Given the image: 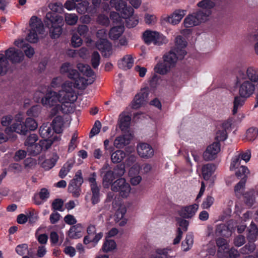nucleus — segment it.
Listing matches in <instances>:
<instances>
[{
  "instance_id": "obj_32",
  "label": "nucleus",
  "mask_w": 258,
  "mask_h": 258,
  "mask_svg": "<svg viewBox=\"0 0 258 258\" xmlns=\"http://www.w3.org/2000/svg\"><path fill=\"white\" fill-rule=\"evenodd\" d=\"M58 159V156L56 154H53L50 159H46L42 163L41 166L45 170H49L55 166Z\"/></svg>"
},
{
  "instance_id": "obj_19",
  "label": "nucleus",
  "mask_w": 258,
  "mask_h": 258,
  "mask_svg": "<svg viewBox=\"0 0 258 258\" xmlns=\"http://www.w3.org/2000/svg\"><path fill=\"white\" fill-rule=\"evenodd\" d=\"M110 5L121 13V17L127 19L129 17V9L124 0H110Z\"/></svg>"
},
{
  "instance_id": "obj_29",
  "label": "nucleus",
  "mask_w": 258,
  "mask_h": 258,
  "mask_svg": "<svg viewBox=\"0 0 258 258\" xmlns=\"http://www.w3.org/2000/svg\"><path fill=\"white\" fill-rule=\"evenodd\" d=\"M216 170V166L212 163H208L203 166L202 173L205 180H208L211 177Z\"/></svg>"
},
{
  "instance_id": "obj_1",
  "label": "nucleus",
  "mask_w": 258,
  "mask_h": 258,
  "mask_svg": "<svg viewBox=\"0 0 258 258\" xmlns=\"http://www.w3.org/2000/svg\"><path fill=\"white\" fill-rule=\"evenodd\" d=\"M48 7L53 12H49L46 13L44 22L49 29L51 38H57L62 32V26L64 22L63 17L55 13H60L63 10V6L61 3L58 2L49 4Z\"/></svg>"
},
{
  "instance_id": "obj_16",
  "label": "nucleus",
  "mask_w": 258,
  "mask_h": 258,
  "mask_svg": "<svg viewBox=\"0 0 258 258\" xmlns=\"http://www.w3.org/2000/svg\"><path fill=\"white\" fill-rule=\"evenodd\" d=\"M38 140V136L35 134H30L25 141V144L28 147V151L30 154L35 156L40 152V146L36 144Z\"/></svg>"
},
{
  "instance_id": "obj_61",
  "label": "nucleus",
  "mask_w": 258,
  "mask_h": 258,
  "mask_svg": "<svg viewBox=\"0 0 258 258\" xmlns=\"http://www.w3.org/2000/svg\"><path fill=\"white\" fill-rule=\"evenodd\" d=\"M89 3L87 1H84L79 3L77 6V10L78 13L80 14H84L87 11Z\"/></svg>"
},
{
  "instance_id": "obj_38",
  "label": "nucleus",
  "mask_w": 258,
  "mask_h": 258,
  "mask_svg": "<svg viewBox=\"0 0 258 258\" xmlns=\"http://www.w3.org/2000/svg\"><path fill=\"white\" fill-rule=\"evenodd\" d=\"M171 69V67L165 63L164 60L162 62H158L154 68L155 72L161 75L166 74Z\"/></svg>"
},
{
  "instance_id": "obj_3",
  "label": "nucleus",
  "mask_w": 258,
  "mask_h": 258,
  "mask_svg": "<svg viewBox=\"0 0 258 258\" xmlns=\"http://www.w3.org/2000/svg\"><path fill=\"white\" fill-rule=\"evenodd\" d=\"M73 86V83L70 81H66L62 85V90L58 92L60 103H72L77 100V96Z\"/></svg>"
},
{
  "instance_id": "obj_33",
  "label": "nucleus",
  "mask_w": 258,
  "mask_h": 258,
  "mask_svg": "<svg viewBox=\"0 0 258 258\" xmlns=\"http://www.w3.org/2000/svg\"><path fill=\"white\" fill-rule=\"evenodd\" d=\"M124 30V26H119L112 28L109 33V38L113 40L117 39L122 34Z\"/></svg>"
},
{
  "instance_id": "obj_5",
  "label": "nucleus",
  "mask_w": 258,
  "mask_h": 258,
  "mask_svg": "<svg viewBox=\"0 0 258 258\" xmlns=\"http://www.w3.org/2000/svg\"><path fill=\"white\" fill-rule=\"evenodd\" d=\"M144 42L150 45L153 43L155 45H161L168 42V39L163 34L155 31L146 30L142 35Z\"/></svg>"
},
{
  "instance_id": "obj_55",
  "label": "nucleus",
  "mask_w": 258,
  "mask_h": 258,
  "mask_svg": "<svg viewBox=\"0 0 258 258\" xmlns=\"http://www.w3.org/2000/svg\"><path fill=\"white\" fill-rule=\"evenodd\" d=\"M78 16L73 14H66L65 21L69 25H74L76 24L78 21Z\"/></svg>"
},
{
  "instance_id": "obj_12",
  "label": "nucleus",
  "mask_w": 258,
  "mask_h": 258,
  "mask_svg": "<svg viewBox=\"0 0 258 258\" xmlns=\"http://www.w3.org/2000/svg\"><path fill=\"white\" fill-rule=\"evenodd\" d=\"M197 6L201 9L199 13L207 21L212 14V9L215 7V4L211 0H202L198 3Z\"/></svg>"
},
{
  "instance_id": "obj_39",
  "label": "nucleus",
  "mask_w": 258,
  "mask_h": 258,
  "mask_svg": "<svg viewBox=\"0 0 258 258\" xmlns=\"http://www.w3.org/2000/svg\"><path fill=\"white\" fill-rule=\"evenodd\" d=\"M129 144V138L124 136L116 138L114 141V145L117 148H122Z\"/></svg>"
},
{
  "instance_id": "obj_27",
  "label": "nucleus",
  "mask_w": 258,
  "mask_h": 258,
  "mask_svg": "<svg viewBox=\"0 0 258 258\" xmlns=\"http://www.w3.org/2000/svg\"><path fill=\"white\" fill-rule=\"evenodd\" d=\"M40 136L43 139L51 138L54 132L51 124L48 122L44 123L40 127L39 130Z\"/></svg>"
},
{
  "instance_id": "obj_40",
  "label": "nucleus",
  "mask_w": 258,
  "mask_h": 258,
  "mask_svg": "<svg viewBox=\"0 0 258 258\" xmlns=\"http://www.w3.org/2000/svg\"><path fill=\"white\" fill-rule=\"evenodd\" d=\"M77 68L81 72L87 77H92L94 76V72L88 65L79 63L77 64Z\"/></svg>"
},
{
  "instance_id": "obj_24",
  "label": "nucleus",
  "mask_w": 258,
  "mask_h": 258,
  "mask_svg": "<svg viewBox=\"0 0 258 258\" xmlns=\"http://www.w3.org/2000/svg\"><path fill=\"white\" fill-rule=\"evenodd\" d=\"M14 44L17 47L24 49V53L27 57L31 58L34 53V48L23 40H17L14 42Z\"/></svg>"
},
{
  "instance_id": "obj_11",
  "label": "nucleus",
  "mask_w": 258,
  "mask_h": 258,
  "mask_svg": "<svg viewBox=\"0 0 258 258\" xmlns=\"http://www.w3.org/2000/svg\"><path fill=\"white\" fill-rule=\"evenodd\" d=\"M117 125L122 133L129 132V109L127 107L119 114Z\"/></svg>"
},
{
  "instance_id": "obj_51",
  "label": "nucleus",
  "mask_w": 258,
  "mask_h": 258,
  "mask_svg": "<svg viewBox=\"0 0 258 258\" xmlns=\"http://www.w3.org/2000/svg\"><path fill=\"white\" fill-rule=\"evenodd\" d=\"M93 155V157L96 159H106L109 157L110 154L105 151L103 152L100 149L97 148L94 150Z\"/></svg>"
},
{
  "instance_id": "obj_63",
  "label": "nucleus",
  "mask_w": 258,
  "mask_h": 258,
  "mask_svg": "<svg viewBox=\"0 0 258 258\" xmlns=\"http://www.w3.org/2000/svg\"><path fill=\"white\" fill-rule=\"evenodd\" d=\"M101 126V122L99 120H96L90 131V138H92L95 135L98 134L100 132Z\"/></svg>"
},
{
  "instance_id": "obj_2",
  "label": "nucleus",
  "mask_w": 258,
  "mask_h": 258,
  "mask_svg": "<svg viewBox=\"0 0 258 258\" xmlns=\"http://www.w3.org/2000/svg\"><path fill=\"white\" fill-rule=\"evenodd\" d=\"M186 44V41L181 36H178L175 38L174 48L164 55L163 60L171 69L175 66L178 59H182L186 54L184 48Z\"/></svg>"
},
{
  "instance_id": "obj_56",
  "label": "nucleus",
  "mask_w": 258,
  "mask_h": 258,
  "mask_svg": "<svg viewBox=\"0 0 258 258\" xmlns=\"http://www.w3.org/2000/svg\"><path fill=\"white\" fill-rule=\"evenodd\" d=\"M100 56L97 51H94L91 56V64L94 69L98 68L100 64Z\"/></svg>"
},
{
  "instance_id": "obj_28",
  "label": "nucleus",
  "mask_w": 258,
  "mask_h": 258,
  "mask_svg": "<svg viewBox=\"0 0 258 258\" xmlns=\"http://www.w3.org/2000/svg\"><path fill=\"white\" fill-rule=\"evenodd\" d=\"M83 229V226L80 223L72 226L69 231V236L72 239H77L82 237Z\"/></svg>"
},
{
  "instance_id": "obj_20",
  "label": "nucleus",
  "mask_w": 258,
  "mask_h": 258,
  "mask_svg": "<svg viewBox=\"0 0 258 258\" xmlns=\"http://www.w3.org/2000/svg\"><path fill=\"white\" fill-rule=\"evenodd\" d=\"M149 94V91L148 88L142 89L140 92L136 95L134 99L133 102V107L138 108L146 102L148 98Z\"/></svg>"
},
{
  "instance_id": "obj_37",
  "label": "nucleus",
  "mask_w": 258,
  "mask_h": 258,
  "mask_svg": "<svg viewBox=\"0 0 258 258\" xmlns=\"http://www.w3.org/2000/svg\"><path fill=\"white\" fill-rule=\"evenodd\" d=\"M245 99H246L241 97V96L239 95V96H236L234 98L233 102V107L232 109L233 114H236L237 113L238 110L243 106L245 103Z\"/></svg>"
},
{
  "instance_id": "obj_9",
  "label": "nucleus",
  "mask_w": 258,
  "mask_h": 258,
  "mask_svg": "<svg viewBox=\"0 0 258 258\" xmlns=\"http://www.w3.org/2000/svg\"><path fill=\"white\" fill-rule=\"evenodd\" d=\"M111 189L113 191H120V195L123 198L129 196V184L124 178L117 179L111 185Z\"/></svg>"
},
{
  "instance_id": "obj_47",
  "label": "nucleus",
  "mask_w": 258,
  "mask_h": 258,
  "mask_svg": "<svg viewBox=\"0 0 258 258\" xmlns=\"http://www.w3.org/2000/svg\"><path fill=\"white\" fill-rule=\"evenodd\" d=\"M258 229L255 224L251 223L249 229L247 238L250 241H254L256 239Z\"/></svg>"
},
{
  "instance_id": "obj_13",
  "label": "nucleus",
  "mask_w": 258,
  "mask_h": 258,
  "mask_svg": "<svg viewBox=\"0 0 258 258\" xmlns=\"http://www.w3.org/2000/svg\"><path fill=\"white\" fill-rule=\"evenodd\" d=\"M237 78L240 81L250 80L252 83L258 82V71L252 67L248 68L246 72L240 71L237 75Z\"/></svg>"
},
{
  "instance_id": "obj_36",
  "label": "nucleus",
  "mask_w": 258,
  "mask_h": 258,
  "mask_svg": "<svg viewBox=\"0 0 258 258\" xmlns=\"http://www.w3.org/2000/svg\"><path fill=\"white\" fill-rule=\"evenodd\" d=\"M114 172L112 170H108L103 176V184L105 188H108L115 179Z\"/></svg>"
},
{
  "instance_id": "obj_4",
  "label": "nucleus",
  "mask_w": 258,
  "mask_h": 258,
  "mask_svg": "<svg viewBox=\"0 0 258 258\" xmlns=\"http://www.w3.org/2000/svg\"><path fill=\"white\" fill-rule=\"evenodd\" d=\"M29 25L31 29L26 39L30 43H36L38 40V34H42L43 32V23L38 17L32 16L30 19Z\"/></svg>"
},
{
  "instance_id": "obj_53",
  "label": "nucleus",
  "mask_w": 258,
  "mask_h": 258,
  "mask_svg": "<svg viewBox=\"0 0 258 258\" xmlns=\"http://www.w3.org/2000/svg\"><path fill=\"white\" fill-rule=\"evenodd\" d=\"M227 137V132L225 129L222 127L221 129L217 130L215 135V140H217V142L223 141L226 139Z\"/></svg>"
},
{
  "instance_id": "obj_8",
  "label": "nucleus",
  "mask_w": 258,
  "mask_h": 258,
  "mask_svg": "<svg viewBox=\"0 0 258 258\" xmlns=\"http://www.w3.org/2000/svg\"><path fill=\"white\" fill-rule=\"evenodd\" d=\"M133 158L130 156V184L133 185H137L141 182L142 179L140 175L141 167L137 162H131Z\"/></svg>"
},
{
  "instance_id": "obj_50",
  "label": "nucleus",
  "mask_w": 258,
  "mask_h": 258,
  "mask_svg": "<svg viewBox=\"0 0 258 258\" xmlns=\"http://www.w3.org/2000/svg\"><path fill=\"white\" fill-rule=\"evenodd\" d=\"M258 130L255 127H250L248 128L246 133V139L247 141H253L257 137Z\"/></svg>"
},
{
  "instance_id": "obj_41",
  "label": "nucleus",
  "mask_w": 258,
  "mask_h": 258,
  "mask_svg": "<svg viewBox=\"0 0 258 258\" xmlns=\"http://www.w3.org/2000/svg\"><path fill=\"white\" fill-rule=\"evenodd\" d=\"M125 153L121 150H117L111 155V160L113 163H118L121 162L125 157Z\"/></svg>"
},
{
  "instance_id": "obj_43",
  "label": "nucleus",
  "mask_w": 258,
  "mask_h": 258,
  "mask_svg": "<svg viewBox=\"0 0 258 258\" xmlns=\"http://www.w3.org/2000/svg\"><path fill=\"white\" fill-rule=\"evenodd\" d=\"M24 128L26 130L27 134L29 131H34L38 127V124L35 120L32 118H27L24 123Z\"/></svg>"
},
{
  "instance_id": "obj_30",
  "label": "nucleus",
  "mask_w": 258,
  "mask_h": 258,
  "mask_svg": "<svg viewBox=\"0 0 258 258\" xmlns=\"http://www.w3.org/2000/svg\"><path fill=\"white\" fill-rule=\"evenodd\" d=\"M51 124L55 133L60 134L62 132L64 122L61 116H56Z\"/></svg>"
},
{
  "instance_id": "obj_10",
  "label": "nucleus",
  "mask_w": 258,
  "mask_h": 258,
  "mask_svg": "<svg viewBox=\"0 0 258 258\" xmlns=\"http://www.w3.org/2000/svg\"><path fill=\"white\" fill-rule=\"evenodd\" d=\"M6 58L13 64L20 63L24 59L23 52L14 47H10L5 51Z\"/></svg>"
},
{
  "instance_id": "obj_46",
  "label": "nucleus",
  "mask_w": 258,
  "mask_h": 258,
  "mask_svg": "<svg viewBox=\"0 0 258 258\" xmlns=\"http://www.w3.org/2000/svg\"><path fill=\"white\" fill-rule=\"evenodd\" d=\"M116 244L114 240L106 239L102 246V250L105 252H108L115 249Z\"/></svg>"
},
{
  "instance_id": "obj_17",
  "label": "nucleus",
  "mask_w": 258,
  "mask_h": 258,
  "mask_svg": "<svg viewBox=\"0 0 258 258\" xmlns=\"http://www.w3.org/2000/svg\"><path fill=\"white\" fill-rule=\"evenodd\" d=\"M138 155L142 158H151L154 154V151L151 145L147 143H140L137 146Z\"/></svg>"
},
{
  "instance_id": "obj_6",
  "label": "nucleus",
  "mask_w": 258,
  "mask_h": 258,
  "mask_svg": "<svg viewBox=\"0 0 258 258\" xmlns=\"http://www.w3.org/2000/svg\"><path fill=\"white\" fill-rule=\"evenodd\" d=\"M84 182L81 170L77 171L73 179H72L68 186V191L72 193L74 197L78 198L81 191V186Z\"/></svg>"
},
{
  "instance_id": "obj_49",
  "label": "nucleus",
  "mask_w": 258,
  "mask_h": 258,
  "mask_svg": "<svg viewBox=\"0 0 258 258\" xmlns=\"http://www.w3.org/2000/svg\"><path fill=\"white\" fill-rule=\"evenodd\" d=\"M63 205L64 202L62 199H56L52 203V210L54 211H58L60 212H63L64 210L63 208Z\"/></svg>"
},
{
  "instance_id": "obj_22",
  "label": "nucleus",
  "mask_w": 258,
  "mask_h": 258,
  "mask_svg": "<svg viewBox=\"0 0 258 258\" xmlns=\"http://www.w3.org/2000/svg\"><path fill=\"white\" fill-rule=\"evenodd\" d=\"M97 48L100 50L103 56L108 57L111 53V44L107 39L98 40L96 42Z\"/></svg>"
},
{
  "instance_id": "obj_18",
  "label": "nucleus",
  "mask_w": 258,
  "mask_h": 258,
  "mask_svg": "<svg viewBox=\"0 0 258 258\" xmlns=\"http://www.w3.org/2000/svg\"><path fill=\"white\" fill-rule=\"evenodd\" d=\"M60 72L71 80L76 79L79 76V72L75 69L73 64L68 62L62 64Z\"/></svg>"
},
{
  "instance_id": "obj_57",
  "label": "nucleus",
  "mask_w": 258,
  "mask_h": 258,
  "mask_svg": "<svg viewBox=\"0 0 258 258\" xmlns=\"http://www.w3.org/2000/svg\"><path fill=\"white\" fill-rule=\"evenodd\" d=\"M118 67L123 70L129 69V56L126 55L118 62Z\"/></svg>"
},
{
  "instance_id": "obj_31",
  "label": "nucleus",
  "mask_w": 258,
  "mask_h": 258,
  "mask_svg": "<svg viewBox=\"0 0 258 258\" xmlns=\"http://www.w3.org/2000/svg\"><path fill=\"white\" fill-rule=\"evenodd\" d=\"M5 132L7 134L11 132H14L21 135H25L27 134L26 130L24 128V124L18 122L13 123L9 128H6Z\"/></svg>"
},
{
  "instance_id": "obj_64",
  "label": "nucleus",
  "mask_w": 258,
  "mask_h": 258,
  "mask_svg": "<svg viewBox=\"0 0 258 258\" xmlns=\"http://www.w3.org/2000/svg\"><path fill=\"white\" fill-rule=\"evenodd\" d=\"M97 21L99 24L105 26H108L110 24L108 17L103 14H100L98 16Z\"/></svg>"
},
{
  "instance_id": "obj_59",
  "label": "nucleus",
  "mask_w": 258,
  "mask_h": 258,
  "mask_svg": "<svg viewBox=\"0 0 258 258\" xmlns=\"http://www.w3.org/2000/svg\"><path fill=\"white\" fill-rule=\"evenodd\" d=\"M40 108L39 105H34L27 110V114L30 116L36 117L40 112Z\"/></svg>"
},
{
  "instance_id": "obj_58",
  "label": "nucleus",
  "mask_w": 258,
  "mask_h": 258,
  "mask_svg": "<svg viewBox=\"0 0 258 258\" xmlns=\"http://www.w3.org/2000/svg\"><path fill=\"white\" fill-rule=\"evenodd\" d=\"M245 181V180H241L235 186L234 191L237 197L240 196L242 195Z\"/></svg>"
},
{
  "instance_id": "obj_42",
  "label": "nucleus",
  "mask_w": 258,
  "mask_h": 258,
  "mask_svg": "<svg viewBox=\"0 0 258 258\" xmlns=\"http://www.w3.org/2000/svg\"><path fill=\"white\" fill-rule=\"evenodd\" d=\"M92 192L91 202L93 205L98 204L100 201V187L99 186H93L91 188Z\"/></svg>"
},
{
  "instance_id": "obj_34",
  "label": "nucleus",
  "mask_w": 258,
  "mask_h": 258,
  "mask_svg": "<svg viewBox=\"0 0 258 258\" xmlns=\"http://www.w3.org/2000/svg\"><path fill=\"white\" fill-rule=\"evenodd\" d=\"M59 140L60 138L55 136L52 138L44 139L43 140L41 141L40 142V144H39V146H40V152L42 150H48L49 148H50L54 142L55 141H58Z\"/></svg>"
},
{
  "instance_id": "obj_62",
  "label": "nucleus",
  "mask_w": 258,
  "mask_h": 258,
  "mask_svg": "<svg viewBox=\"0 0 258 258\" xmlns=\"http://www.w3.org/2000/svg\"><path fill=\"white\" fill-rule=\"evenodd\" d=\"M237 155L239 156L240 159L243 160L245 162H247L251 157V151L249 149H247L244 151H241L237 153Z\"/></svg>"
},
{
  "instance_id": "obj_25",
  "label": "nucleus",
  "mask_w": 258,
  "mask_h": 258,
  "mask_svg": "<svg viewBox=\"0 0 258 258\" xmlns=\"http://www.w3.org/2000/svg\"><path fill=\"white\" fill-rule=\"evenodd\" d=\"M186 14V11L176 10L167 17V21L172 25L178 24Z\"/></svg>"
},
{
  "instance_id": "obj_44",
  "label": "nucleus",
  "mask_w": 258,
  "mask_h": 258,
  "mask_svg": "<svg viewBox=\"0 0 258 258\" xmlns=\"http://www.w3.org/2000/svg\"><path fill=\"white\" fill-rule=\"evenodd\" d=\"M194 243V236L192 234L186 235L185 240L182 242V248L185 251L191 248Z\"/></svg>"
},
{
  "instance_id": "obj_21",
  "label": "nucleus",
  "mask_w": 258,
  "mask_h": 258,
  "mask_svg": "<svg viewBox=\"0 0 258 258\" xmlns=\"http://www.w3.org/2000/svg\"><path fill=\"white\" fill-rule=\"evenodd\" d=\"M57 102H59L58 93L51 91H48L41 100L43 105L49 106L55 105Z\"/></svg>"
},
{
  "instance_id": "obj_60",
  "label": "nucleus",
  "mask_w": 258,
  "mask_h": 258,
  "mask_svg": "<svg viewBox=\"0 0 258 258\" xmlns=\"http://www.w3.org/2000/svg\"><path fill=\"white\" fill-rule=\"evenodd\" d=\"M126 212V209L124 208H120L116 211L114 215V220L116 223L119 222L123 219Z\"/></svg>"
},
{
  "instance_id": "obj_14",
  "label": "nucleus",
  "mask_w": 258,
  "mask_h": 258,
  "mask_svg": "<svg viewBox=\"0 0 258 258\" xmlns=\"http://www.w3.org/2000/svg\"><path fill=\"white\" fill-rule=\"evenodd\" d=\"M220 151V144L218 142H214L208 146L203 153V158L206 161H211L215 159Z\"/></svg>"
},
{
  "instance_id": "obj_15",
  "label": "nucleus",
  "mask_w": 258,
  "mask_h": 258,
  "mask_svg": "<svg viewBox=\"0 0 258 258\" xmlns=\"http://www.w3.org/2000/svg\"><path fill=\"white\" fill-rule=\"evenodd\" d=\"M201 15V13L198 11L196 13L188 15L184 20V25L186 28H189L198 25L207 20Z\"/></svg>"
},
{
  "instance_id": "obj_23",
  "label": "nucleus",
  "mask_w": 258,
  "mask_h": 258,
  "mask_svg": "<svg viewBox=\"0 0 258 258\" xmlns=\"http://www.w3.org/2000/svg\"><path fill=\"white\" fill-rule=\"evenodd\" d=\"M198 208L199 206L196 204L184 207L178 211V214L184 218H190L195 215Z\"/></svg>"
},
{
  "instance_id": "obj_35",
  "label": "nucleus",
  "mask_w": 258,
  "mask_h": 258,
  "mask_svg": "<svg viewBox=\"0 0 258 258\" xmlns=\"http://www.w3.org/2000/svg\"><path fill=\"white\" fill-rule=\"evenodd\" d=\"M74 161L72 160H69L65 164H64L63 166L60 169L59 172V176L61 178H64L72 169L74 166Z\"/></svg>"
},
{
  "instance_id": "obj_26",
  "label": "nucleus",
  "mask_w": 258,
  "mask_h": 258,
  "mask_svg": "<svg viewBox=\"0 0 258 258\" xmlns=\"http://www.w3.org/2000/svg\"><path fill=\"white\" fill-rule=\"evenodd\" d=\"M72 80L75 81L74 83V87L79 89H84L88 85L92 84L94 81V78L87 79L83 77L80 76L79 74L76 79Z\"/></svg>"
},
{
  "instance_id": "obj_48",
  "label": "nucleus",
  "mask_w": 258,
  "mask_h": 258,
  "mask_svg": "<svg viewBox=\"0 0 258 258\" xmlns=\"http://www.w3.org/2000/svg\"><path fill=\"white\" fill-rule=\"evenodd\" d=\"M249 173V171L247 167L245 166H241L235 172L236 176L241 178L242 180H245L247 178L248 174Z\"/></svg>"
},
{
  "instance_id": "obj_54",
  "label": "nucleus",
  "mask_w": 258,
  "mask_h": 258,
  "mask_svg": "<svg viewBox=\"0 0 258 258\" xmlns=\"http://www.w3.org/2000/svg\"><path fill=\"white\" fill-rule=\"evenodd\" d=\"M241 159L239 156L237 154L235 155L231 159V162L230 166V170H234L239 168L240 164Z\"/></svg>"
},
{
  "instance_id": "obj_52",
  "label": "nucleus",
  "mask_w": 258,
  "mask_h": 258,
  "mask_svg": "<svg viewBox=\"0 0 258 258\" xmlns=\"http://www.w3.org/2000/svg\"><path fill=\"white\" fill-rule=\"evenodd\" d=\"M250 241L244 246L240 249V253L243 254H246L252 252L255 249V245Z\"/></svg>"
},
{
  "instance_id": "obj_7",
  "label": "nucleus",
  "mask_w": 258,
  "mask_h": 258,
  "mask_svg": "<svg viewBox=\"0 0 258 258\" xmlns=\"http://www.w3.org/2000/svg\"><path fill=\"white\" fill-rule=\"evenodd\" d=\"M237 84L239 86V95L245 99L250 97L255 91V85L249 80L240 81L237 78Z\"/></svg>"
},
{
  "instance_id": "obj_45",
  "label": "nucleus",
  "mask_w": 258,
  "mask_h": 258,
  "mask_svg": "<svg viewBox=\"0 0 258 258\" xmlns=\"http://www.w3.org/2000/svg\"><path fill=\"white\" fill-rule=\"evenodd\" d=\"M168 248H158L152 253L150 258H168Z\"/></svg>"
}]
</instances>
